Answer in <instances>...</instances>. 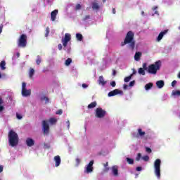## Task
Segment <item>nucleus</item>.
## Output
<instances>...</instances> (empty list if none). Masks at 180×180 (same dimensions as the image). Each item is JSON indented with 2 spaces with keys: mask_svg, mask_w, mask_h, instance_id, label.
I'll list each match as a JSON object with an SVG mask.
<instances>
[{
  "mask_svg": "<svg viewBox=\"0 0 180 180\" xmlns=\"http://www.w3.org/2000/svg\"><path fill=\"white\" fill-rule=\"evenodd\" d=\"M126 44H128V47L130 50H134L136 47V41L134 40V32L132 31H129L127 33L124 41L121 43L122 47L126 46Z\"/></svg>",
  "mask_w": 180,
  "mask_h": 180,
  "instance_id": "nucleus-1",
  "label": "nucleus"
},
{
  "mask_svg": "<svg viewBox=\"0 0 180 180\" xmlns=\"http://www.w3.org/2000/svg\"><path fill=\"white\" fill-rule=\"evenodd\" d=\"M9 146L16 147L19 144V135L15 131L10 130L8 134Z\"/></svg>",
  "mask_w": 180,
  "mask_h": 180,
  "instance_id": "nucleus-2",
  "label": "nucleus"
},
{
  "mask_svg": "<svg viewBox=\"0 0 180 180\" xmlns=\"http://www.w3.org/2000/svg\"><path fill=\"white\" fill-rule=\"evenodd\" d=\"M161 68V62L158 61L155 62V64H151L148 67V74H153L155 75L157 72Z\"/></svg>",
  "mask_w": 180,
  "mask_h": 180,
  "instance_id": "nucleus-3",
  "label": "nucleus"
},
{
  "mask_svg": "<svg viewBox=\"0 0 180 180\" xmlns=\"http://www.w3.org/2000/svg\"><path fill=\"white\" fill-rule=\"evenodd\" d=\"M155 175L158 179H161V160L156 159L154 162Z\"/></svg>",
  "mask_w": 180,
  "mask_h": 180,
  "instance_id": "nucleus-4",
  "label": "nucleus"
},
{
  "mask_svg": "<svg viewBox=\"0 0 180 180\" xmlns=\"http://www.w3.org/2000/svg\"><path fill=\"white\" fill-rule=\"evenodd\" d=\"M27 44V36L26 34H21L18 42V47L25 48Z\"/></svg>",
  "mask_w": 180,
  "mask_h": 180,
  "instance_id": "nucleus-5",
  "label": "nucleus"
},
{
  "mask_svg": "<svg viewBox=\"0 0 180 180\" xmlns=\"http://www.w3.org/2000/svg\"><path fill=\"white\" fill-rule=\"evenodd\" d=\"M106 116V111L101 108H98L96 109V117L98 119H102Z\"/></svg>",
  "mask_w": 180,
  "mask_h": 180,
  "instance_id": "nucleus-6",
  "label": "nucleus"
},
{
  "mask_svg": "<svg viewBox=\"0 0 180 180\" xmlns=\"http://www.w3.org/2000/svg\"><path fill=\"white\" fill-rule=\"evenodd\" d=\"M22 96H30L32 95V90L26 89V83L22 82V92H21Z\"/></svg>",
  "mask_w": 180,
  "mask_h": 180,
  "instance_id": "nucleus-7",
  "label": "nucleus"
},
{
  "mask_svg": "<svg viewBox=\"0 0 180 180\" xmlns=\"http://www.w3.org/2000/svg\"><path fill=\"white\" fill-rule=\"evenodd\" d=\"M42 126L44 134H45V136H49V133H50V127L49 126V123H47V121L44 120L42 122Z\"/></svg>",
  "mask_w": 180,
  "mask_h": 180,
  "instance_id": "nucleus-8",
  "label": "nucleus"
},
{
  "mask_svg": "<svg viewBox=\"0 0 180 180\" xmlns=\"http://www.w3.org/2000/svg\"><path fill=\"white\" fill-rule=\"evenodd\" d=\"M69 41H71V34L66 33L65 34V37L62 39L63 47H67Z\"/></svg>",
  "mask_w": 180,
  "mask_h": 180,
  "instance_id": "nucleus-9",
  "label": "nucleus"
},
{
  "mask_svg": "<svg viewBox=\"0 0 180 180\" xmlns=\"http://www.w3.org/2000/svg\"><path fill=\"white\" fill-rule=\"evenodd\" d=\"M93 171H94V160H91L89 162V163L86 166L84 172H86V174H91V172H92Z\"/></svg>",
  "mask_w": 180,
  "mask_h": 180,
  "instance_id": "nucleus-10",
  "label": "nucleus"
},
{
  "mask_svg": "<svg viewBox=\"0 0 180 180\" xmlns=\"http://www.w3.org/2000/svg\"><path fill=\"white\" fill-rule=\"evenodd\" d=\"M123 95V91L119 90L117 89L111 91L108 93V96L110 98L112 96H115V95Z\"/></svg>",
  "mask_w": 180,
  "mask_h": 180,
  "instance_id": "nucleus-11",
  "label": "nucleus"
},
{
  "mask_svg": "<svg viewBox=\"0 0 180 180\" xmlns=\"http://www.w3.org/2000/svg\"><path fill=\"white\" fill-rule=\"evenodd\" d=\"M55 161V167H60V165L61 164V158L60 155H56L53 158Z\"/></svg>",
  "mask_w": 180,
  "mask_h": 180,
  "instance_id": "nucleus-12",
  "label": "nucleus"
},
{
  "mask_svg": "<svg viewBox=\"0 0 180 180\" xmlns=\"http://www.w3.org/2000/svg\"><path fill=\"white\" fill-rule=\"evenodd\" d=\"M57 15H58V10H54L51 13V19L52 22H54L56 20Z\"/></svg>",
  "mask_w": 180,
  "mask_h": 180,
  "instance_id": "nucleus-13",
  "label": "nucleus"
},
{
  "mask_svg": "<svg viewBox=\"0 0 180 180\" xmlns=\"http://www.w3.org/2000/svg\"><path fill=\"white\" fill-rule=\"evenodd\" d=\"M167 33H168V30H165L163 32H161L158 37L157 41H161V40H162V37H164Z\"/></svg>",
  "mask_w": 180,
  "mask_h": 180,
  "instance_id": "nucleus-14",
  "label": "nucleus"
},
{
  "mask_svg": "<svg viewBox=\"0 0 180 180\" xmlns=\"http://www.w3.org/2000/svg\"><path fill=\"white\" fill-rule=\"evenodd\" d=\"M26 145L27 147H33V146H34V140L31 138H27L26 139Z\"/></svg>",
  "mask_w": 180,
  "mask_h": 180,
  "instance_id": "nucleus-15",
  "label": "nucleus"
},
{
  "mask_svg": "<svg viewBox=\"0 0 180 180\" xmlns=\"http://www.w3.org/2000/svg\"><path fill=\"white\" fill-rule=\"evenodd\" d=\"M91 8L93 11H99V9H101V6H99L98 2L94 1L91 3Z\"/></svg>",
  "mask_w": 180,
  "mask_h": 180,
  "instance_id": "nucleus-16",
  "label": "nucleus"
},
{
  "mask_svg": "<svg viewBox=\"0 0 180 180\" xmlns=\"http://www.w3.org/2000/svg\"><path fill=\"white\" fill-rule=\"evenodd\" d=\"M112 172L114 176H119V169L117 166H112Z\"/></svg>",
  "mask_w": 180,
  "mask_h": 180,
  "instance_id": "nucleus-17",
  "label": "nucleus"
},
{
  "mask_svg": "<svg viewBox=\"0 0 180 180\" xmlns=\"http://www.w3.org/2000/svg\"><path fill=\"white\" fill-rule=\"evenodd\" d=\"M98 84L99 85H102V86H105V85H106V81L103 79V76H100L98 77Z\"/></svg>",
  "mask_w": 180,
  "mask_h": 180,
  "instance_id": "nucleus-18",
  "label": "nucleus"
},
{
  "mask_svg": "<svg viewBox=\"0 0 180 180\" xmlns=\"http://www.w3.org/2000/svg\"><path fill=\"white\" fill-rule=\"evenodd\" d=\"M146 136V131H143L141 128L138 129L137 137H144Z\"/></svg>",
  "mask_w": 180,
  "mask_h": 180,
  "instance_id": "nucleus-19",
  "label": "nucleus"
},
{
  "mask_svg": "<svg viewBox=\"0 0 180 180\" xmlns=\"http://www.w3.org/2000/svg\"><path fill=\"white\" fill-rule=\"evenodd\" d=\"M164 81L163 80H159L156 82V86H158V88H159V89H161V88H164Z\"/></svg>",
  "mask_w": 180,
  "mask_h": 180,
  "instance_id": "nucleus-20",
  "label": "nucleus"
},
{
  "mask_svg": "<svg viewBox=\"0 0 180 180\" xmlns=\"http://www.w3.org/2000/svg\"><path fill=\"white\" fill-rule=\"evenodd\" d=\"M141 57V52H136L134 56V59L136 61H140V58Z\"/></svg>",
  "mask_w": 180,
  "mask_h": 180,
  "instance_id": "nucleus-21",
  "label": "nucleus"
},
{
  "mask_svg": "<svg viewBox=\"0 0 180 180\" xmlns=\"http://www.w3.org/2000/svg\"><path fill=\"white\" fill-rule=\"evenodd\" d=\"M33 75H34V69L30 68L29 70V77L32 79V78H33Z\"/></svg>",
  "mask_w": 180,
  "mask_h": 180,
  "instance_id": "nucleus-22",
  "label": "nucleus"
},
{
  "mask_svg": "<svg viewBox=\"0 0 180 180\" xmlns=\"http://www.w3.org/2000/svg\"><path fill=\"white\" fill-rule=\"evenodd\" d=\"M96 101H94L88 105V109H94V108L96 107Z\"/></svg>",
  "mask_w": 180,
  "mask_h": 180,
  "instance_id": "nucleus-23",
  "label": "nucleus"
},
{
  "mask_svg": "<svg viewBox=\"0 0 180 180\" xmlns=\"http://www.w3.org/2000/svg\"><path fill=\"white\" fill-rule=\"evenodd\" d=\"M153 85L154 84L153 83H148L145 85V89L146 91H148V90L151 89V88H153Z\"/></svg>",
  "mask_w": 180,
  "mask_h": 180,
  "instance_id": "nucleus-24",
  "label": "nucleus"
},
{
  "mask_svg": "<svg viewBox=\"0 0 180 180\" xmlns=\"http://www.w3.org/2000/svg\"><path fill=\"white\" fill-rule=\"evenodd\" d=\"M76 38L79 41H82L84 37L82 35V34L77 33L76 34Z\"/></svg>",
  "mask_w": 180,
  "mask_h": 180,
  "instance_id": "nucleus-25",
  "label": "nucleus"
},
{
  "mask_svg": "<svg viewBox=\"0 0 180 180\" xmlns=\"http://www.w3.org/2000/svg\"><path fill=\"white\" fill-rule=\"evenodd\" d=\"M6 65V63L5 60H2L0 63V67L1 70H6V68L5 67Z\"/></svg>",
  "mask_w": 180,
  "mask_h": 180,
  "instance_id": "nucleus-26",
  "label": "nucleus"
},
{
  "mask_svg": "<svg viewBox=\"0 0 180 180\" xmlns=\"http://www.w3.org/2000/svg\"><path fill=\"white\" fill-rule=\"evenodd\" d=\"M72 63V59H71L70 58H68L65 61V65H66L67 67H68V65H70V64H71Z\"/></svg>",
  "mask_w": 180,
  "mask_h": 180,
  "instance_id": "nucleus-27",
  "label": "nucleus"
},
{
  "mask_svg": "<svg viewBox=\"0 0 180 180\" xmlns=\"http://www.w3.org/2000/svg\"><path fill=\"white\" fill-rule=\"evenodd\" d=\"M138 72H139V74H140V75H146V70H143L142 68H140L138 70Z\"/></svg>",
  "mask_w": 180,
  "mask_h": 180,
  "instance_id": "nucleus-28",
  "label": "nucleus"
},
{
  "mask_svg": "<svg viewBox=\"0 0 180 180\" xmlns=\"http://www.w3.org/2000/svg\"><path fill=\"white\" fill-rule=\"evenodd\" d=\"M36 63L37 64V65H40V64L41 63V57H40V56H37Z\"/></svg>",
  "mask_w": 180,
  "mask_h": 180,
  "instance_id": "nucleus-29",
  "label": "nucleus"
},
{
  "mask_svg": "<svg viewBox=\"0 0 180 180\" xmlns=\"http://www.w3.org/2000/svg\"><path fill=\"white\" fill-rule=\"evenodd\" d=\"M49 122L51 123V124H54L57 123V119H56L54 117H51L49 119Z\"/></svg>",
  "mask_w": 180,
  "mask_h": 180,
  "instance_id": "nucleus-30",
  "label": "nucleus"
},
{
  "mask_svg": "<svg viewBox=\"0 0 180 180\" xmlns=\"http://www.w3.org/2000/svg\"><path fill=\"white\" fill-rule=\"evenodd\" d=\"M172 95H174V96H180V91L176 90L172 91Z\"/></svg>",
  "mask_w": 180,
  "mask_h": 180,
  "instance_id": "nucleus-31",
  "label": "nucleus"
},
{
  "mask_svg": "<svg viewBox=\"0 0 180 180\" xmlns=\"http://www.w3.org/2000/svg\"><path fill=\"white\" fill-rule=\"evenodd\" d=\"M41 101H45V103H49V97L43 96L41 97Z\"/></svg>",
  "mask_w": 180,
  "mask_h": 180,
  "instance_id": "nucleus-32",
  "label": "nucleus"
},
{
  "mask_svg": "<svg viewBox=\"0 0 180 180\" xmlns=\"http://www.w3.org/2000/svg\"><path fill=\"white\" fill-rule=\"evenodd\" d=\"M127 162L128 164L133 165V164H134V160L129 158H127Z\"/></svg>",
  "mask_w": 180,
  "mask_h": 180,
  "instance_id": "nucleus-33",
  "label": "nucleus"
},
{
  "mask_svg": "<svg viewBox=\"0 0 180 180\" xmlns=\"http://www.w3.org/2000/svg\"><path fill=\"white\" fill-rule=\"evenodd\" d=\"M45 32V37H49V34H50V27H47Z\"/></svg>",
  "mask_w": 180,
  "mask_h": 180,
  "instance_id": "nucleus-34",
  "label": "nucleus"
},
{
  "mask_svg": "<svg viewBox=\"0 0 180 180\" xmlns=\"http://www.w3.org/2000/svg\"><path fill=\"white\" fill-rule=\"evenodd\" d=\"M131 77H133V75L126 77L124 79V82H129L131 79Z\"/></svg>",
  "mask_w": 180,
  "mask_h": 180,
  "instance_id": "nucleus-35",
  "label": "nucleus"
},
{
  "mask_svg": "<svg viewBox=\"0 0 180 180\" xmlns=\"http://www.w3.org/2000/svg\"><path fill=\"white\" fill-rule=\"evenodd\" d=\"M142 160H143V161H149L150 160V157L148 155H145L142 157Z\"/></svg>",
  "mask_w": 180,
  "mask_h": 180,
  "instance_id": "nucleus-36",
  "label": "nucleus"
},
{
  "mask_svg": "<svg viewBox=\"0 0 180 180\" xmlns=\"http://www.w3.org/2000/svg\"><path fill=\"white\" fill-rule=\"evenodd\" d=\"M145 71L148 72V67H147V63H143V68H142Z\"/></svg>",
  "mask_w": 180,
  "mask_h": 180,
  "instance_id": "nucleus-37",
  "label": "nucleus"
},
{
  "mask_svg": "<svg viewBox=\"0 0 180 180\" xmlns=\"http://www.w3.org/2000/svg\"><path fill=\"white\" fill-rule=\"evenodd\" d=\"M88 19H91V16H90L89 15H86V16L82 19V20H83L84 22H85V21L88 20Z\"/></svg>",
  "mask_w": 180,
  "mask_h": 180,
  "instance_id": "nucleus-38",
  "label": "nucleus"
},
{
  "mask_svg": "<svg viewBox=\"0 0 180 180\" xmlns=\"http://www.w3.org/2000/svg\"><path fill=\"white\" fill-rule=\"evenodd\" d=\"M146 153H148V154H151V153H152L151 148H150L148 147L146 148Z\"/></svg>",
  "mask_w": 180,
  "mask_h": 180,
  "instance_id": "nucleus-39",
  "label": "nucleus"
},
{
  "mask_svg": "<svg viewBox=\"0 0 180 180\" xmlns=\"http://www.w3.org/2000/svg\"><path fill=\"white\" fill-rule=\"evenodd\" d=\"M134 84H136V81L133 80L129 82V86H134Z\"/></svg>",
  "mask_w": 180,
  "mask_h": 180,
  "instance_id": "nucleus-40",
  "label": "nucleus"
},
{
  "mask_svg": "<svg viewBox=\"0 0 180 180\" xmlns=\"http://www.w3.org/2000/svg\"><path fill=\"white\" fill-rule=\"evenodd\" d=\"M140 158H141V153H138L136 160L137 161H140Z\"/></svg>",
  "mask_w": 180,
  "mask_h": 180,
  "instance_id": "nucleus-41",
  "label": "nucleus"
},
{
  "mask_svg": "<svg viewBox=\"0 0 180 180\" xmlns=\"http://www.w3.org/2000/svg\"><path fill=\"white\" fill-rule=\"evenodd\" d=\"M56 115H63V110L60 109L58 111H56Z\"/></svg>",
  "mask_w": 180,
  "mask_h": 180,
  "instance_id": "nucleus-42",
  "label": "nucleus"
},
{
  "mask_svg": "<svg viewBox=\"0 0 180 180\" xmlns=\"http://www.w3.org/2000/svg\"><path fill=\"white\" fill-rule=\"evenodd\" d=\"M110 85L111 86H112V88H115V86H116V82L115 81L111 82Z\"/></svg>",
  "mask_w": 180,
  "mask_h": 180,
  "instance_id": "nucleus-43",
  "label": "nucleus"
},
{
  "mask_svg": "<svg viewBox=\"0 0 180 180\" xmlns=\"http://www.w3.org/2000/svg\"><path fill=\"white\" fill-rule=\"evenodd\" d=\"M16 117L17 119H18V120H20L21 119H22V116L19 115L18 113L16 114Z\"/></svg>",
  "mask_w": 180,
  "mask_h": 180,
  "instance_id": "nucleus-44",
  "label": "nucleus"
},
{
  "mask_svg": "<svg viewBox=\"0 0 180 180\" xmlns=\"http://www.w3.org/2000/svg\"><path fill=\"white\" fill-rule=\"evenodd\" d=\"M109 169H110V167H105L103 169V172H109Z\"/></svg>",
  "mask_w": 180,
  "mask_h": 180,
  "instance_id": "nucleus-45",
  "label": "nucleus"
},
{
  "mask_svg": "<svg viewBox=\"0 0 180 180\" xmlns=\"http://www.w3.org/2000/svg\"><path fill=\"white\" fill-rule=\"evenodd\" d=\"M75 9H76V11H79V9H81V6H80V4H77Z\"/></svg>",
  "mask_w": 180,
  "mask_h": 180,
  "instance_id": "nucleus-46",
  "label": "nucleus"
},
{
  "mask_svg": "<svg viewBox=\"0 0 180 180\" xmlns=\"http://www.w3.org/2000/svg\"><path fill=\"white\" fill-rule=\"evenodd\" d=\"M80 162H81V159L77 158V159H76L77 165H79V163H80Z\"/></svg>",
  "mask_w": 180,
  "mask_h": 180,
  "instance_id": "nucleus-47",
  "label": "nucleus"
},
{
  "mask_svg": "<svg viewBox=\"0 0 180 180\" xmlns=\"http://www.w3.org/2000/svg\"><path fill=\"white\" fill-rule=\"evenodd\" d=\"M175 85H176V80H174L172 82V86H175Z\"/></svg>",
  "mask_w": 180,
  "mask_h": 180,
  "instance_id": "nucleus-48",
  "label": "nucleus"
},
{
  "mask_svg": "<svg viewBox=\"0 0 180 180\" xmlns=\"http://www.w3.org/2000/svg\"><path fill=\"white\" fill-rule=\"evenodd\" d=\"M82 88H84V89L88 88V84L84 83V84H82Z\"/></svg>",
  "mask_w": 180,
  "mask_h": 180,
  "instance_id": "nucleus-49",
  "label": "nucleus"
},
{
  "mask_svg": "<svg viewBox=\"0 0 180 180\" xmlns=\"http://www.w3.org/2000/svg\"><path fill=\"white\" fill-rule=\"evenodd\" d=\"M58 50H63V45H61V44H59L58 45Z\"/></svg>",
  "mask_w": 180,
  "mask_h": 180,
  "instance_id": "nucleus-50",
  "label": "nucleus"
},
{
  "mask_svg": "<svg viewBox=\"0 0 180 180\" xmlns=\"http://www.w3.org/2000/svg\"><path fill=\"white\" fill-rule=\"evenodd\" d=\"M2 29H4V25H0V34L2 33Z\"/></svg>",
  "mask_w": 180,
  "mask_h": 180,
  "instance_id": "nucleus-51",
  "label": "nucleus"
},
{
  "mask_svg": "<svg viewBox=\"0 0 180 180\" xmlns=\"http://www.w3.org/2000/svg\"><path fill=\"white\" fill-rule=\"evenodd\" d=\"M5 109V107L4 105H0V112H2Z\"/></svg>",
  "mask_w": 180,
  "mask_h": 180,
  "instance_id": "nucleus-52",
  "label": "nucleus"
},
{
  "mask_svg": "<svg viewBox=\"0 0 180 180\" xmlns=\"http://www.w3.org/2000/svg\"><path fill=\"white\" fill-rule=\"evenodd\" d=\"M136 169V171H141L143 168L141 167H137Z\"/></svg>",
  "mask_w": 180,
  "mask_h": 180,
  "instance_id": "nucleus-53",
  "label": "nucleus"
},
{
  "mask_svg": "<svg viewBox=\"0 0 180 180\" xmlns=\"http://www.w3.org/2000/svg\"><path fill=\"white\" fill-rule=\"evenodd\" d=\"M109 165V162H106V163L103 164V167H105V168L108 167Z\"/></svg>",
  "mask_w": 180,
  "mask_h": 180,
  "instance_id": "nucleus-54",
  "label": "nucleus"
},
{
  "mask_svg": "<svg viewBox=\"0 0 180 180\" xmlns=\"http://www.w3.org/2000/svg\"><path fill=\"white\" fill-rule=\"evenodd\" d=\"M4 103V100H2V97L0 96V105Z\"/></svg>",
  "mask_w": 180,
  "mask_h": 180,
  "instance_id": "nucleus-55",
  "label": "nucleus"
},
{
  "mask_svg": "<svg viewBox=\"0 0 180 180\" xmlns=\"http://www.w3.org/2000/svg\"><path fill=\"white\" fill-rule=\"evenodd\" d=\"M136 74H137V71H136V70L134 69L131 75L133 76V75H134Z\"/></svg>",
  "mask_w": 180,
  "mask_h": 180,
  "instance_id": "nucleus-56",
  "label": "nucleus"
},
{
  "mask_svg": "<svg viewBox=\"0 0 180 180\" xmlns=\"http://www.w3.org/2000/svg\"><path fill=\"white\" fill-rule=\"evenodd\" d=\"M2 171H4V166L0 165V173L2 172Z\"/></svg>",
  "mask_w": 180,
  "mask_h": 180,
  "instance_id": "nucleus-57",
  "label": "nucleus"
},
{
  "mask_svg": "<svg viewBox=\"0 0 180 180\" xmlns=\"http://www.w3.org/2000/svg\"><path fill=\"white\" fill-rule=\"evenodd\" d=\"M112 75H113V77H115L116 75V70H112Z\"/></svg>",
  "mask_w": 180,
  "mask_h": 180,
  "instance_id": "nucleus-58",
  "label": "nucleus"
},
{
  "mask_svg": "<svg viewBox=\"0 0 180 180\" xmlns=\"http://www.w3.org/2000/svg\"><path fill=\"white\" fill-rule=\"evenodd\" d=\"M153 11H157V9H158V6H154L152 8Z\"/></svg>",
  "mask_w": 180,
  "mask_h": 180,
  "instance_id": "nucleus-59",
  "label": "nucleus"
},
{
  "mask_svg": "<svg viewBox=\"0 0 180 180\" xmlns=\"http://www.w3.org/2000/svg\"><path fill=\"white\" fill-rule=\"evenodd\" d=\"M66 123L68 124V129H70V121L68 120Z\"/></svg>",
  "mask_w": 180,
  "mask_h": 180,
  "instance_id": "nucleus-60",
  "label": "nucleus"
},
{
  "mask_svg": "<svg viewBox=\"0 0 180 180\" xmlns=\"http://www.w3.org/2000/svg\"><path fill=\"white\" fill-rule=\"evenodd\" d=\"M44 147H46V148H50V146L47 145V143H44Z\"/></svg>",
  "mask_w": 180,
  "mask_h": 180,
  "instance_id": "nucleus-61",
  "label": "nucleus"
},
{
  "mask_svg": "<svg viewBox=\"0 0 180 180\" xmlns=\"http://www.w3.org/2000/svg\"><path fill=\"white\" fill-rule=\"evenodd\" d=\"M112 13H113L114 15L116 14V9L112 8Z\"/></svg>",
  "mask_w": 180,
  "mask_h": 180,
  "instance_id": "nucleus-62",
  "label": "nucleus"
},
{
  "mask_svg": "<svg viewBox=\"0 0 180 180\" xmlns=\"http://www.w3.org/2000/svg\"><path fill=\"white\" fill-rule=\"evenodd\" d=\"M127 84H124V86H123V88H124V89H127Z\"/></svg>",
  "mask_w": 180,
  "mask_h": 180,
  "instance_id": "nucleus-63",
  "label": "nucleus"
},
{
  "mask_svg": "<svg viewBox=\"0 0 180 180\" xmlns=\"http://www.w3.org/2000/svg\"><path fill=\"white\" fill-rule=\"evenodd\" d=\"M178 78H180V72H179V73L178 75Z\"/></svg>",
  "mask_w": 180,
  "mask_h": 180,
  "instance_id": "nucleus-64",
  "label": "nucleus"
}]
</instances>
